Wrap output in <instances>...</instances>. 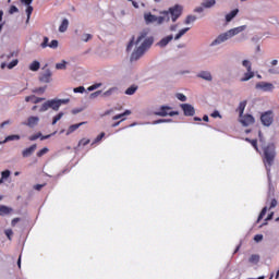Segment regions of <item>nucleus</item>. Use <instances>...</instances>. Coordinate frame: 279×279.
I'll return each instance as SVG.
<instances>
[{
    "label": "nucleus",
    "mask_w": 279,
    "mask_h": 279,
    "mask_svg": "<svg viewBox=\"0 0 279 279\" xmlns=\"http://www.w3.org/2000/svg\"><path fill=\"white\" fill-rule=\"evenodd\" d=\"M141 41H143L141 46L137 47L131 54V62H136V60H140L142 56H145V51H147V49L154 45V37H147V31H143L140 33L136 41H134V36L131 38L129 45L126 46V51L133 49L134 45H138Z\"/></svg>",
    "instance_id": "obj_1"
},
{
    "label": "nucleus",
    "mask_w": 279,
    "mask_h": 279,
    "mask_svg": "<svg viewBox=\"0 0 279 279\" xmlns=\"http://www.w3.org/2000/svg\"><path fill=\"white\" fill-rule=\"evenodd\" d=\"M264 158L263 162L266 167L267 178H268V198L274 195V183H271V167H274V160H276V144L269 143L267 146L263 148Z\"/></svg>",
    "instance_id": "obj_2"
},
{
    "label": "nucleus",
    "mask_w": 279,
    "mask_h": 279,
    "mask_svg": "<svg viewBox=\"0 0 279 279\" xmlns=\"http://www.w3.org/2000/svg\"><path fill=\"white\" fill-rule=\"evenodd\" d=\"M245 29H247L246 25L231 28L226 33L218 35L216 39L209 44V47H218V45H223V43L230 40V38H234V36H238V34H241V32H245Z\"/></svg>",
    "instance_id": "obj_3"
},
{
    "label": "nucleus",
    "mask_w": 279,
    "mask_h": 279,
    "mask_svg": "<svg viewBox=\"0 0 279 279\" xmlns=\"http://www.w3.org/2000/svg\"><path fill=\"white\" fill-rule=\"evenodd\" d=\"M70 98H53L45 101L41 107L39 108V112H47V110H53L54 112H58L60 110V107L66 106V104H70Z\"/></svg>",
    "instance_id": "obj_4"
},
{
    "label": "nucleus",
    "mask_w": 279,
    "mask_h": 279,
    "mask_svg": "<svg viewBox=\"0 0 279 279\" xmlns=\"http://www.w3.org/2000/svg\"><path fill=\"white\" fill-rule=\"evenodd\" d=\"M172 110H173V107L163 105L157 108L153 112V114H155V117H178L180 114V111H172Z\"/></svg>",
    "instance_id": "obj_5"
},
{
    "label": "nucleus",
    "mask_w": 279,
    "mask_h": 279,
    "mask_svg": "<svg viewBox=\"0 0 279 279\" xmlns=\"http://www.w3.org/2000/svg\"><path fill=\"white\" fill-rule=\"evenodd\" d=\"M260 121L262 125L265 128H270V125L274 123V111L268 110L260 114Z\"/></svg>",
    "instance_id": "obj_6"
},
{
    "label": "nucleus",
    "mask_w": 279,
    "mask_h": 279,
    "mask_svg": "<svg viewBox=\"0 0 279 279\" xmlns=\"http://www.w3.org/2000/svg\"><path fill=\"white\" fill-rule=\"evenodd\" d=\"M171 15L172 23H175L180 16H182V5L175 4L174 7L169 8L168 15Z\"/></svg>",
    "instance_id": "obj_7"
},
{
    "label": "nucleus",
    "mask_w": 279,
    "mask_h": 279,
    "mask_svg": "<svg viewBox=\"0 0 279 279\" xmlns=\"http://www.w3.org/2000/svg\"><path fill=\"white\" fill-rule=\"evenodd\" d=\"M256 90H263V93H271L275 88L274 84L267 82H258L255 85Z\"/></svg>",
    "instance_id": "obj_8"
},
{
    "label": "nucleus",
    "mask_w": 279,
    "mask_h": 279,
    "mask_svg": "<svg viewBox=\"0 0 279 279\" xmlns=\"http://www.w3.org/2000/svg\"><path fill=\"white\" fill-rule=\"evenodd\" d=\"M180 108L183 111L184 117H195V107L191 104H181Z\"/></svg>",
    "instance_id": "obj_9"
},
{
    "label": "nucleus",
    "mask_w": 279,
    "mask_h": 279,
    "mask_svg": "<svg viewBox=\"0 0 279 279\" xmlns=\"http://www.w3.org/2000/svg\"><path fill=\"white\" fill-rule=\"evenodd\" d=\"M51 75H53V73H51V70L47 69L39 74V82H41V84H49L51 82Z\"/></svg>",
    "instance_id": "obj_10"
},
{
    "label": "nucleus",
    "mask_w": 279,
    "mask_h": 279,
    "mask_svg": "<svg viewBox=\"0 0 279 279\" xmlns=\"http://www.w3.org/2000/svg\"><path fill=\"white\" fill-rule=\"evenodd\" d=\"M40 122V118L37 116H31L28 117L26 122H22V125H26L27 128L34 129L38 123Z\"/></svg>",
    "instance_id": "obj_11"
},
{
    "label": "nucleus",
    "mask_w": 279,
    "mask_h": 279,
    "mask_svg": "<svg viewBox=\"0 0 279 279\" xmlns=\"http://www.w3.org/2000/svg\"><path fill=\"white\" fill-rule=\"evenodd\" d=\"M198 80H204L205 82H213V73L208 70H202L196 74Z\"/></svg>",
    "instance_id": "obj_12"
},
{
    "label": "nucleus",
    "mask_w": 279,
    "mask_h": 279,
    "mask_svg": "<svg viewBox=\"0 0 279 279\" xmlns=\"http://www.w3.org/2000/svg\"><path fill=\"white\" fill-rule=\"evenodd\" d=\"M36 149H38V145L33 144L29 147L22 150V156L24 158H29V157L34 156V153L36 151Z\"/></svg>",
    "instance_id": "obj_13"
},
{
    "label": "nucleus",
    "mask_w": 279,
    "mask_h": 279,
    "mask_svg": "<svg viewBox=\"0 0 279 279\" xmlns=\"http://www.w3.org/2000/svg\"><path fill=\"white\" fill-rule=\"evenodd\" d=\"M161 14L162 15L156 17L157 25H162V23H169V21H171L168 11H162Z\"/></svg>",
    "instance_id": "obj_14"
},
{
    "label": "nucleus",
    "mask_w": 279,
    "mask_h": 279,
    "mask_svg": "<svg viewBox=\"0 0 279 279\" xmlns=\"http://www.w3.org/2000/svg\"><path fill=\"white\" fill-rule=\"evenodd\" d=\"M242 125H244V128H247V125H252L255 123V119L254 116L252 114H245L242 120H241Z\"/></svg>",
    "instance_id": "obj_15"
},
{
    "label": "nucleus",
    "mask_w": 279,
    "mask_h": 279,
    "mask_svg": "<svg viewBox=\"0 0 279 279\" xmlns=\"http://www.w3.org/2000/svg\"><path fill=\"white\" fill-rule=\"evenodd\" d=\"M171 40H173V35H168L163 38H161L157 45L158 47H160L161 49H165V47H167V45H169V43H171Z\"/></svg>",
    "instance_id": "obj_16"
},
{
    "label": "nucleus",
    "mask_w": 279,
    "mask_h": 279,
    "mask_svg": "<svg viewBox=\"0 0 279 279\" xmlns=\"http://www.w3.org/2000/svg\"><path fill=\"white\" fill-rule=\"evenodd\" d=\"M25 101H32V104H40V101H45V98L36 97V95H31L25 97Z\"/></svg>",
    "instance_id": "obj_17"
},
{
    "label": "nucleus",
    "mask_w": 279,
    "mask_h": 279,
    "mask_svg": "<svg viewBox=\"0 0 279 279\" xmlns=\"http://www.w3.org/2000/svg\"><path fill=\"white\" fill-rule=\"evenodd\" d=\"M156 17L157 16L151 13L144 14V21H145L146 25H151V23H156Z\"/></svg>",
    "instance_id": "obj_18"
},
{
    "label": "nucleus",
    "mask_w": 279,
    "mask_h": 279,
    "mask_svg": "<svg viewBox=\"0 0 279 279\" xmlns=\"http://www.w3.org/2000/svg\"><path fill=\"white\" fill-rule=\"evenodd\" d=\"M202 5L205 10H210L217 5V0H203Z\"/></svg>",
    "instance_id": "obj_19"
},
{
    "label": "nucleus",
    "mask_w": 279,
    "mask_h": 279,
    "mask_svg": "<svg viewBox=\"0 0 279 279\" xmlns=\"http://www.w3.org/2000/svg\"><path fill=\"white\" fill-rule=\"evenodd\" d=\"M69 29V19H63L60 26H59V32L60 34H64Z\"/></svg>",
    "instance_id": "obj_20"
},
{
    "label": "nucleus",
    "mask_w": 279,
    "mask_h": 279,
    "mask_svg": "<svg viewBox=\"0 0 279 279\" xmlns=\"http://www.w3.org/2000/svg\"><path fill=\"white\" fill-rule=\"evenodd\" d=\"M82 125H86V122H80L77 124H72L70 125V128L68 129L66 134H73V132H75V130H80V128H82Z\"/></svg>",
    "instance_id": "obj_21"
},
{
    "label": "nucleus",
    "mask_w": 279,
    "mask_h": 279,
    "mask_svg": "<svg viewBox=\"0 0 279 279\" xmlns=\"http://www.w3.org/2000/svg\"><path fill=\"white\" fill-rule=\"evenodd\" d=\"M12 210L13 209L11 207L1 205L0 206V217H5V215H10V213H12Z\"/></svg>",
    "instance_id": "obj_22"
},
{
    "label": "nucleus",
    "mask_w": 279,
    "mask_h": 279,
    "mask_svg": "<svg viewBox=\"0 0 279 279\" xmlns=\"http://www.w3.org/2000/svg\"><path fill=\"white\" fill-rule=\"evenodd\" d=\"M254 77V72L252 70L247 71L244 73L243 77L240 80V82H250Z\"/></svg>",
    "instance_id": "obj_23"
},
{
    "label": "nucleus",
    "mask_w": 279,
    "mask_h": 279,
    "mask_svg": "<svg viewBox=\"0 0 279 279\" xmlns=\"http://www.w3.org/2000/svg\"><path fill=\"white\" fill-rule=\"evenodd\" d=\"M236 14H239V9L232 10L230 13L226 15V22L230 23L234 17H236Z\"/></svg>",
    "instance_id": "obj_24"
},
{
    "label": "nucleus",
    "mask_w": 279,
    "mask_h": 279,
    "mask_svg": "<svg viewBox=\"0 0 279 279\" xmlns=\"http://www.w3.org/2000/svg\"><path fill=\"white\" fill-rule=\"evenodd\" d=\"M246 106H247V100L241 101V102L239 104V107H238L236 110H238L240 117H243V113L245 112Z\"/></svg>",
    "instance_id": "obj_25"
},
{
    "label": "nucleus",
    "mask_w": 279,
    "mask_h": 279,
    "mask_svg": "<svg viewBox=\"0 0 279 279\" xmlns=\"http://www.w3.org/2000/svg\"><path fill=\"white\" fill-rule=\"evenodd\" d=\"M248 263H251L252 265H258V263H260V255L258 254L251 255V257L248 258Z\"/></svg>",
    "instance_id": "obj_26"
},
{
    "label": "nucleus",
    "mask_w": 279,
    "mask_h": 279,
    "mask_svg": "<svg viewBox=\"0 0 279 279\" xmlns=\"http://www.w3.org/2000/svg\"><path fill=\"white\" fill-rule=\"evenodd\" d=\"M32 12H34V7H32V4L26 5V24L29 23V19H32Z\"/></svg>",
    "instance_id": "obj_27"
},
{
    "label": "nucleus",
    "mask_w": 279,
    "mask_h": 279,
    "mask_svg": "<svg viewBox=\"0 0 279 279\" xmlns=\"http://www.w3.org/2000/svg\"><path fill=\"white\" fill-rule=\"evenodd\" d=\"M190 29L191 27H185L179 31V33L174 36V40H180V38H182V36H184V34H186V32H189Z\"/></svg>",
    "instance_id": "obj_28"
},
{
    "label": "nucleus",
    "mask_w": 279,
    "mask_h": 279,
    "mask_svg": "<svg viewBox=\"0 0 279 279\" xmlns=\"http://www.w3.org/2000/svg\"><path fill=\"white\" fill-rule=\"evenodd\" d=\"M159 123H173V119H158L151 122V125H159Z\"/></svg>",
    "instance_id": "obj_29"
},
{
    "label": "nucleus",
    "mask_w": 279,
    "mask_h": 279,
    "mask_svg": "<svg viewBox=\"0 0 279 279\" xmlns=\"http://www.w3.org/2000/svg\"><path fill=\"white\" fill-rule=\"evenodd\" d=\"M137 90H138L137 85H131L129 88H126L124 93L125 95H134V93H136Z\"/></svg>",
    "instance_id": "obj_30"
},
{
    "label": "nucleus",
    "mask_w": 279,
    "mask_h": 279,
    "mask_svg": "<svg viewBox=\"0 0 279 279\" xmlns=\"http://www.w3.org/2000/svg\"><path fill=\"white\" fill-rule=\"evenodd\" d=\"M10 141H21V135H9L2 143H10Z\"/></svg>",
    "instance_id": "obj_31"
},
{
    "label": "nucleus",
    "mask_w": 279,
    "mask_h": 279,
    "mask_svg": "<svg viewBox=\"0 0 279 279\" xmlns=\"http://www.w3.org/2000/svg\"><path fill=\"white\" fill-rule=\"evenodd\" d=\"M68 62L62 60L61 63H56L57 71H65Z\"/></svg>",
    "instance_id": "obj_32"
},
{
    "label": "nucleus",
    "mask_w": 279,
    "mask_h": 279,
    "mask_svg": "<svg viewBox=\"0 0 279 279\" xmlns=\"http://www.w3.org/2000/svg\"><path fill=\"white\" fill-rule=\"evenodd\" d=\"M39 69H40V62H38V61H33V62L31 63V65H29V70H31V71L36 72V71H38Z\"/></svg>",
    "instance_id": "obj_33"
},
{
    "label": "nucleus",
    "mask_w": 279,
    "mask_h": 279,
    "mask_svg": "<svg viewBox=\"0 0 279 279\" xmlns=\"http://www.w3.org/2000/svg\"><path fill=\"white\" fill-rule=\"evenodd\" d=\"M197 21V16L195 15H187L185 19V25H191V23H195Z\"/></svg>",
    "instance_id": "obj_34"
},
{
    "label": "nucleus",
    "mask_w": 279,
    "mask_h": 279,
    "mask_svg": "<svg viewBox=\"0 0 279 279\" xmlns=\"http://www.w3.org/2000/svg\"><path fill=\"white\" fill-rule=\"evenodd\" d=\"M242 66H244V69H246V71H252V61L245 59L242 61Z\"/></svg>",
    "instance_id": "obj_35"
},
{
    "label": "nucleus",
    "mask_w": 279,
    "mask_h": 279,
    "mask_svg": "<svg viewBox=\"0 0 279 279\" xmlns=\"http://www.w3.org/2000/svg\"><path fill=\"white\" fill-rule=\"evenodd\" d=\"M64 117V112H59L57 116L53 117L52 119V125H56V123H58V121H60V119H62Z\"/></svg>",
    "instance_id": "obj_36"
},
{
    "label": "nucleus",
    "mask_w": 279,
    "mask_h": 279,
    "mask_svg": "<svg viewBox=\"0 0 279 279\" xmlns=\"http://www.w3.org/2000/svg\"><path fill=\"white\" fill-rule=\"evenodd\" d=\"M45 154H49V148L44 147L43 149L37 151V158H43V156H45Z\"/></svg>",
    "instance_id": "obj_37"
},
{
    "label": "nucleus",
    "mask_w": 279,
    "mask_h": 279,
    "mask_svg": "<svg viewBox=\"0 0 279 279\" xmlns=\"http://www.w3.org/2000/svg\"><path fill=\"white\" fill-rule=\"evenodd\" d=\"M45 90H47V86L37 87V88L33 89V93H36L37 95H44Z\"/></svg>",
    "instance_id": "obj_38"
},
{
    "label": "nucleus",
    "mask_w": 279,
    "mask_h": 279,
    "mask_svg": "<svg viewBox=\"0 0 279 279\" xmlns=\"http://www.w3.org/2000/svg\"><path fill=\"white\" fill-rule=\"evenodd\" d=\"M97 88H101V83H96L94 85H90L87 90L90 93L93 90H97Z\"/></svg>",
    "instance_id": "obj_39"
},
{
    "label": "nucleus",
    "mask_w": 279,
    "mask_h": 279,
    "mask_svg": "<svg viewBox=\"0 0 279 279\" xmlns=\"http://www.w3.org/2000/svg\"><path fill=\"white\" fill-rule=\"evenodd\" d=\"M267 215V207H264L257 218V223Z\"/></svg>",
    "instance_id": "obj_40"
},
{
    "label": "nucleus",
    "mask_w": 279,
    "mask_h": 279,
    "mask_svg": "<svg viewBox=\"0 0 279 279\" xmlns=\"http://www.w3.org/2000/svg\"><path fill=\"white\" fill-rule=\"evenodd\" d=\"M93 36L90 34H83L81 40H83V43H88V40H92Z\"/></svg>",
    "instance_id": "obj_41"
},
{
    "label": "nucleus",
    "mask_w": 279,
    "mask_h": 279,
    "mask_svg": "<svg viewBox=\"0 0 279 279\" xmlns=\"http://www.w3.org/2000/svg\"><path fill=\"white\" fill-rule=\"evenodd\" d=\"M41 49L49 47V37H44V41L40 44Z\"/></svg>",
    "instance_id": "obj_42"
},
{
    "label": "nucleus",
    "mask_w": 279,
    "mask_h": 279,
    "mask_svg": "<svg viewBox=\"0 0 279 279\" xmlns=\"http://www.w3.org/2000/svg\"><path fill=\"white\" fill-rule=\"evenodd\" d=\"M38 138H43V133H36L35 135H32L28 137V141H38Z\"/></svg>",
    "instance_id": "obj_43"
},
{
    "label": "nucleus",
    "mask_w": 279,
    "mask_h": 279,
    "mask_svg": "<svg viewBox=\"0 0 279 279\" xmlns=\"http://www.w3.org/2000/svg\"><path fill=\"white\" fill-rule=\"evenodd\" d=\"M11 171L10 170H4V171H2L1 172V178H2V180H8V178H10V175H11Z\"/></svg>",
    "instance_id": "obj_44"
},
{
    "label": "nucleus",
    "mask_w": 279,
    "mask_h": 279,
    "mask_svg": "<svg viewBox=\"0 0 279 279\" xmlns=\"http://www.w3.org/2000/svg\"><path fill=\"white\" fill-rule=\"evenodd\" d=\"M14 56H15V52L13 51V52H9L8 54H2L1 59L2 60H10L11 58H14Z\"/></svg>",
    "instance_id": "obj_45"
},
{
    "label": "nucleus",
    "mask_w": 279,
    "mask_h": 279,
    "mask_svg": "<svg viewBox=\"0 0 279 279\" xmlns=\"http://www.w3.org/2000/svg\"><path fill=\"white\" fill-rule=\"evenodd\" d=\"M177 99H179V101H186V95L182 94V93H178L175 94Z\"/></svg>",
    "instance_id": "obj_46"
},
{
    "label": "nucleus",
    "mask_w": 279,
    "mask_h": 279,
    "mask_svg": "<svg viewBox=\"0 0 279 279\" xmlns=\"http://www.w3.org/2000/svg\"><path fill=\"white\" fill-rule=\"evenodd\" d=\"M114 90H117V87H111L107 92H105L102 95H104V97H110V95H112V93H114Z\"/></svg>",
    "instance_id": "obj_47"
},
{
    "label": "nucleus",
    "mask_w": 279,
    "mask_h": 279,
    "mask_svg": "<svg viewBox=\"0 0 279 279\" xmlns=\"http://www.w3.org/2000/svg\"><path fill=\"white\" fill-rule=\"evenodd\" d=\"M19 64V60L14 59L13 61H11L7 66L8 69L12 70L14 69V66H16Z\"/></svg>",
    "instance_id": "obj_48"
},
{
    "label": "nucleus",
    "mask_w": 279,
    "mask_h": 279,
    "mask_svg": "<svg viewBox=\"0 0 279 279\" xmlns=\"http://www.w3.org/2000/svg\"><path fill=\"white\" fill-rule=\"evenodd\" d=\"M50 49H58V40L53 39L51 43L48 45Z\"/></svg>",
    "instance_id": "obj_49"
},
{
    "label": "nucleus",
    "mask_w": 279,
    "mask_h": 279,
    "mask_svg": "<svg viewBox=\"0 0 279 279\" xmlns=\"http://www.w3.org/2000/svg\"><path fill=\"white\" fill-rule=\"evenodd\" d=\"M85 92H86V88H84V86H78V87H75L73 89V93H81V94H83Z\"/></svg>",
    "instance_id": "obj_50"
},
{
    "label": "nucleus",
    "mask_w": 279,
    "mask_h": 279,
    "mask_svg": "<svg viewBox=\"0 0 279 279\" xmlns=\"http://www.w3.org/2000/svg\"><path fill=\"white\" fill-rule=\"evenodd\" d=\"M90 143V140L83 138L78 142V147L83 145V147H86Z\"/></svg>",
    "instance_id": "obj_51"
},
{
    "label": "nucleus",
    "mask_w": 279,
    "mask_h": 279,
    "mask_svg": "<svg viewBox=\"0 0 279 279\" xmlns=\"http://www.w3.org/2000/svg\"><path fill=\"white\" fill-rule=\"evenodd\" d=\"M5 235L8 236L9 241H12V234H14V232L12 231V229H8L4 231Z\"/></svg>",
    "instance_id": "obj_52"
},
{
    "label": "nucleus",
    "mask_w": 279,
    "mask_h": 279,
    "mask_svg": "<svg viewBox=\"0 0 279 279\" xmlns=\"http://www.w3.org/2000/svg\"><path fill=\"white\" fill-rule=\"evenodd\" d=\"M278 206V201L276 198H271L269 208H276Z\"/></svg>",
    "instance_id": "obj_53"
},
{
    "label": "nucleus",
    "mask_w": 279,
    "mask_h": 279,
    "mask_svg": "<svg viewBox=\"0 0 279 279\" xmlns=\"http://www.w3.org/2000/svg\"><path fill=\"white\" fill-rule=\"evenodd\" d=\"M100 93H101V90H97L95 93H92L89 95V99H95V98L99 97Z\"/></svg>",
    "instance_id": "obj_54"
},
{
    "label": "nucleus",
    "mask_w": 279,
    "mask_h": 279,
    "mask_svg": "<svg viewBox=\"0 0 279 279\" xmlns=\"http://www.w3.org/2000/svg\"><path fill=\"white\" fill-rule=\"evenodd\" d=\"M210 117H213V119H217V118L221 119V113H219L218 110H215V111L210 114Z\"/></svg>",
    "instance_id": "obj_55"
},
{
    "label": "nucleus",
    "mask_w": 279,
    "mask_h": 279,
    "mask_svg": "<svg viewBox=\"0 0 279 279\" xmlns=\"http://www.w3.org/2000/svg\"><path fill=\"white\" fill-rule=\"evenodd\" d=\"M251 145H252V147H254V149H256V151H258V141L257 140H252Z\"/></svg>",
    "instance_id": "obj_56"
},
{
    "label": "nucleus",
    "mask_w": 279,
    "mask_h": 279,
    "mask_svg": "<svg viewBox=\"0 0 279 279\" xmlns=\"http://www.w3.org/2000/svg\"><path fill=\"white\" fill-rule=\"evenodd\" d=\"M254 241H255V243H260V241H263V234L254 235Z\"/></svg>",
    "instance_id": "obj_57"
},
{
    "label": "nucleus",
    "mask_w": 279,
    "mask_h": 279,
    "mask_svg": "<svg viewBox=\"0 0 279 279\" xmlns=\"http://www.w3.org/2000/svg\"><path fill=\"white\" fill-rule=\"evenodd\" d=\"M19 12V8H16V5H11L10 10H9V14H14Z\"/></svg>",
    "instance_id": "obj_58"
},
{
    "label": "nucleus",
    "mask_w": 279,
    "mask_h": 279,
    "mask_svg": "<svg viewBox=\"0 0 279 279\" xmlns=\"http://www.w3.org/2000/svg\"><path fill=\"white\" fill-rule=\"evenodd\" d=\"M204 5L201 4V7L194 9V12H196L197 14H202V12H204Z\"/></svg>",
    "instance_id": "obj_59"
},
{
    "label": "nucleus",
    "mask_w": 279,
    "mask_h": 279,
    "mask_svg": "<svg viewBox=\"0 0 279 279\" xmlns=\"http://www.w3.org/2000/svg\"><path fill=\"white\" fill-rule=\"evenodd\" d=\"M80 112H84V108H75L72 110V114H80Z\"/></svg>",
    "instance_id": "obj_60"
},
{
    "label": "nucleus",
    "mask_w": 279,
    "mask_h": 279,
    "mask_svg": "<svg viewBox=\"0 0 279 279\" xmlns=\"http://www.w3.org/2000/svg\"><path fill=\"white\" fill-rule=\"evenodd\" d=\"M112 119L113 121H119V119H122L121 121H125V118H123L122 113L114 116Z\"/></svg>",
    "instance_id": "obj_61"
},
{
    "label": "nucleus",
    "mask_w": 279,
    "mask_h": 279,
    "mask_svg": "<svg viewBox=\"0 0 279 279\" xmlns=\"http://www.w3.org/2000/svg\"><path fill=\"white\" fill-rule=\"evenodd\" d=\"M104 136H106V133H100L94 141V143H99V141H101V138H104Z\"/></svg>",
    "instance_id": "obj_62"
},
{
    "label": "nucleus",
    "mask_w": 279,
    "mask_h": 279,
    "mask_svg": "<svg viewBox=\"0 0 279 279\" xmlns=\"http://www.w3.org/2000/svg\"><path fill=\"white\" fill-rule=\"evenodd\" d=\"M46 184H36L34 185L35 191H41L43 189H45Z\"/></svg>",
    "instance_id": "obj_63"
},
{
    "label": "nucleus",
    "mask_w": 279,
    "mask_h": 279,
    "mask_svg": "<svg viewBox=\"0 0 279 279\" xmlns=\"http://www.w3.org/2000/svg\"><path fill=\"white\" fill-rule=\"evenodd\" d=\"M21 3H24V5H32V3L34 2V0H20Z\"/></svg>",
    "instance_id": "obj_64"
}]
</instances>
